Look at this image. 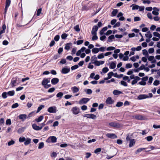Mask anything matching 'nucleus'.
Returning a JSON list of instances; mask_svg holds the SVG:
<instances>
[{"label": "nucleus", "instance_id": "obj_27", "mask_svg": "<svg viewBox=\"0 0 160 160\" xmlns=\"http://www.w3.org/2000/svg\"><path fill=\"white\" fill-rule=\"evenodd\" d=\"M43 118V116H40L38 118H36L35 120V121L37 122H41Z\"/></svg>", "mask_w": 160, "mask_h": 160}, {"label": "nucleus", "instance_id": "obj_48", "mask_svg": "<svg viewBox=\"0 0 160 160\" xmlns=\"http://www.w3.org/2000/svg\"><path fill=\"white\" fill-rule=\"evenodd\" d=\"M7 94L6 92H3L2 95V97L4 99L6 98L7 97Z\"/></svg>", "mask_w": 160, "mask_h": 160}, {"label": "nucleus", "instance_id": "obj_57", "mask_svg": "<svg viewBox=\"0 0 160 160\" xmlns=\"http://www.w3.org/2000/svg\"><path fill=\"white\" fill-rule=\"evenodd\" d=\"M19 106L18 103H16L14 104H13L12 106V108H14L18 107Z\"/></svg>", "mask_w": 160, "mask_h": 160}, {"label": "nucleus", "instance_id": "obj_39", "mask_svg": "<svg viewBox=\"0 0 160 160\" xmlns=\"http://www.w3.org/2000/svg\"><path fill=\"white\" fill-rule=\"evenodd\" d=\"M93 35V36H92V41H94L98 39V37L97 36V34H92Z\"/></svg>", "mask_w": 160, "mask_h": 160}, {"label": "nucleus", "instance_id": "obj_33", "mask_svg": "<svg viewBox=\"0 0 160 160\" xmlns=\"http://www.w3.org/2000/svg\"><path fill=\"white\" fill-rule=\"evenodd\" d=\"M44 107V105H41L39 106L37 109V112H38L40 110H41Z\"/></svg>", "mask_w": 160, "mask_h": 160}, {"label": "nucleus", "instance_id": "obj_21", "mask_svg": "<svg viewBox=\"0 0 160 160\" xmlns=\"http://www.w3.org/2000/svg\"><path fill=\"white\" fill-rule=\"evenodd\" d=\"M135 143V142L134 139H132L130 141L129 146L130 147H132Z\"/></svg>", "mask_w": 160, "mask_h": 160}, {"label": "nucleus", "instance_id": "obj_10", "mask_svg": "<svg viewBox=\"0 0 160 160\" xmlns=\"http://www.w3.org/2000/svg\"><path fill=\"white\" fill-rule=\"evenodd\" d=\"M70 71V68H63L61 72L63 74H66Z\"/></svg>", "mask_w": 160, "mask_h": 160}, {"label": "nucleus", "instance_id": "obj_58", "mask_svg": "<svg viewBox=\"0 0 160 160\" xmlns=\"http://www.w3.org/2000/svg\"><path fill=\"white\" fill-rule=\"evenodd\" d=\"M98 59H102L104 58V56L103 53H101L98 55L97 57Z\"/></svg>", "mask_w": 160, "mask_h": 160}, {"label": "nucleus", "instance_id": "obj_7", "mask_svg": "<svg viewBox=\"0 0 160 160\" xmlns=\"http://www.w3.org/2000/svg\"><path fill=\"white\" fill-rule=\"evenodd\" d=\"M106 136L110 138L115 139L117 138V136L114 133H108L106 134Z\"/></svg>", "mask_w": 160, "mask_h": 160}, {"label": "nucleus", "instance_id": "obj_6", "mask_svg": "<svg viewBox=\"0 0 160 160\" xmlns=\"http://www.w3.org/2000/svg\"><path fill=\"white\" fill-rule=\"evenodd\" d=\"M98 27L97 26H94L93 27L91 31L92 34H97V32L98 31Z\"/></svg>", "mask_w": 160, "mask_h": 160}, {"label": "nucleus", "instance_id": "obj_63", "mask_svg": "<svg viewBox=\"0 0 160 160\" xmlns=\"http://www.w3.org/2000/svg\"><path fill=\"white\" fill-rule=\"evenodd\" d=\"M72 97V95H71L67 94L65 96L64 98L66 99H68Z\"/></svg>", "mask_w": 160, "mask_h": 160}, {"label": "nucleus", "instance_id": "obj_11", "mask_svg": "<svg viewBox=\"0 0 160 160\" xmlns=\"http://www.w3.org/2000/svg\"><path fill=\"white\" fill-rule=\"evenodd\" d=\"M32 128L35 130L39 131L42 128V127L38 126L36 124H33L32 125Z\"/></svg>", "mask_w": 160, "mask_h": 160}, {"label": "nucleus", "instance_id": "obj_55", "mask_svg": "<svg viewBox=\"0 0 160 160\" xmlns=\"http://www.w3.org/2000/svg\"><path fill=\"white\" fill-rule=\"evenodd\" d=\"M148 58V60L149 61H152V60H153L154 59V56H150L147 57Z\"/></svg>", "mask_w": 160, "mask_h": 160}, {"label": "nucleus", "instance_id": "obj_36", "mask_svg": "<svg viewBox=\"0 0 160 160\" xmlns=\"http://www.w3.org/2000/svg\"><path fill=\"white\" fill-rule=\"evenodd\" d=\"M142 51H143L142 53H143V55H145L146 57H148V51L146 49H144L142 50Z\"/></svg>", "mask_w": 160, "mask_h": 160}, {"label": "nucleus", "instance_id": "obj_53", "mask_svg": "<svg viewBox=\"0 0 160 160\" xmlns=\"http://www.w3.org/2000/svg\"><path fill=\"white\" fill-rule=\"evenodd\" d=\"M17 81L15 80H12L11 81V84L12 87L15 86V84L16 83Z\"/></svg>", "mask_w": 160, "mask_h": 160}, {"label": "nucleus", "instance_id": "obj_28", "mask_svg": "<svg viewBox=\"0 0 160 160\" xmlns=\"http://www.w3.org/2000/svg\"><path fill=\"white\" fill-rule=\"evenodd\" d=\"M92 52L93 53H97L99 52V49L98 48H94L92 50Z\"/></svg>", "mask_w": 160, "mask_h": 160}, {"label": "nucleus", "instance_id": "obj_12", "mask_svg": "<svg viewBox=\"0 0 160 160\" xmlns=\"http://www.w3.org/2000/svg\"><path fill=\"white\" fill-rule=\"evenodd\" d=\"M138 98L139 99L141 100L149 98V96L146 94H141L138 95Z\"/></svg>", "mask_w": 160, "mask_h": 160}, {"label": "nucleus", "instance_id": "obj_38", "mask_svg": "<svg viewBox=\"0 0 160 160\" xmlns=\"http://www.w3.org/2000/svg\"><path fill=\"white\" fill-rule=\"evenodd\" d=\"M123 104V102H118L116 105V106L117 107H120L122 106Z\"/></svg>", "mask_w": 160, "mask_h": 160}, {"label": "nucleus", "instance_id": "obj_29", "mask_svg": "<svg viewBox=\"0 0 160 160\" xmlns=\"http://www.w3.org/2000/svg\"><path fill=\"white\" fill-rule=\"evenodd\" d=\"M145 36L147 38H151L152 37V35L151 34L150 31L148 32L147 33L145 34Z\"/></svg>", "mask_w": 160, "mask_h": 160}, {"label": "nucleus", "instance_id": "obj_50", "mask_svg": "<svg viewBox=\"0 0 160 160\" xmlns=\"http://www.w3.org/2000/svg\"><path fill=\"white\" fill-rule=\"evenodd\" d=\"M139 6L138 5H136L134 4V5L132 7V10H137L139 8Z\"/></svg>", "mask_w": 160, "mask_h": 160}, {"label": "nucleus", "instance_id": "obj_56", "mask_svg": "<svg viewBox=\"0 0 160 160\" xmlns=\"http://www.w3.org/2000/svg\"><path fill=\"white\" fill-rule=\"evenodd\" d=\"M41 11H42V8H39L37 10V16H39L40 15V13L41 12Z\"/></svg>", "mask_w": 160, "mask_h": 160}, {"label": "nucleus", "instance_id": "obj_26", "mask_svg": "<svg viewBox=\"0 0 160 160\" xmlns=\"http://www.w3.org/2000/svg\"><path fill=\"white\" fill-rule=\"evenodd\" d=\"M25 129V128L24 127H22L18 129V132L19 134L21 133L22 132H24Z\"/></svg>", "mask_w": 160, "mask_h": 160}, {"label": "nucleus", "instance_id": "obj_45", "mask_svg": "<svg viewBox=\"0 0 160 160\" xmlns=\"http://www.w3.org/2000/svg\"><path fill=\"white\" fill-rule=\"evenodd\" d=\"M92 63L94 64L97 66H99L100 65V61H98V60L95 62H92Z\"/></svg>", "mask_w": 160, "mask_h": 160}, {"label": "nucleus", "instance_id": "obj_19", "mask_svg": "<svg viewBox=\"0 0 160 160\" xmlns=\"http://www.w3.org/2000/svg\"><path fill=\"white\" fill-rule=\"evenodd\" d=\"M71 89L73 93H75L78 92L79 90V89L76 86L72 87L71 88Z\"/></svg>", "mask_w": 160, "mask_h": 160}, {"label": "nucleus", "instance_id": "obj_61", "mask_svg": "<svg viewBox=\"0 0 160 160\" xmlns=\"http://www.w3.org/2000/svg\"><path fill=\"white\" fill-rule=\"evenodd\" d=\"M153 36L155 37H159V36H160V34L157 32H153Z\"/></svg>", "mask_w": 160, "mask_h": 160}, {"label": "nucleus", "instance_id": "obj_16", "mask_svg": "<svg viewBox=\"0 0 160 160\" xmlns=\"http://www.w3.org/2000/svg\"><path fill=\"white\" fill-rule=\"evenodd\" d=\"M135 119L138 120H144L145 118L141 115H138L135 116Z\"/></svg>", "mask_w": 160, "mask_h": 160}, {"label": "nucleus", "instance_id": "obj_9", "mask_svg": "<svg viewBox=\"0 0 160 160\" xmlns=\"http://www.w3.org/2000/svg\"><path fill=\"white\" fill-rule=\"evenodd\" d=\"M19 118L21 119L22 121H24L27 118V115L25 114H22L19 115L18 116Z\"/></svg>", "mask_w": 160, "mask_h": 160}, {"label": "nucleus", "instance_id": "obj_60", "mask_svg": "<svg viewBox=\"0 0 160 160\" xmlns=\"http://www.w3.org/2000/svg\"><path fill=\"white\" fill-rule=\"evenodd\" d=\"M78 68V66L77 65H75L72 66L71 68L72 70H74Z\"/></svg>", "mask_w": 160, "mask_h": 160}, {"label": "nucleus", "instance_id": "obj_34", "mask_svg": "<svg viewBox=\"0 0 160 160\" xmlns=\"http://www.w3.org/2000/svg\"><path fill=\"white\" fill-rule=\"evenodd\" d=\"M11 3L10 0H6V5L5 7H8L10 5Z\"/></svg>", "mask_w": 160, "mask_h": 160}, {"label": "nucleus", "instance_id": "obj_44", "mask_svg": "<svg viewBox=\"0 0 160 160\" xmlns=\"http://www.w3.org/2000/svg\"><path fill=\"white\" fill-rule=\"evenodd\" d=\"M115 48L113 47L110 46L107 48V50L109 51L111 50H113L115 49Z\"/></svg>", "mask_w": 160, "mask_h": 160}, {"label": "nucleus", "instance_id": "obj_13", "mask_svg": "<svg viewBox=\"0 0 160 160\" xmlns=\"http://www.w3.org/2000/svg\"><path fill=\"white\" fill-rule=\"evenodd\" d=\"M153 11L152 12V13L155 15L157 16L159 14L158 12L159 9L156 7H154L153 8Z\"/></svg>", "mask_w": 160, "mask_h": 160}, {"label": "nucleus", "instance_id": "obj_31", "mask_svg": "<svg viewBox=\"0 0 160 160\" xmlns=\"http://www.w3.org/2000/svg\"><path fill=\"white\" fill-rule=\"evenodd\" d=\"M15 92L14 90L9 91L7 92V95L9 96H13L14 95Z\"/></svg>", "mask_w": 160, "mask_h": 160}, {"label": "nucleus", "instance_id": "obj_3", "mask_svg": "<svg viewBox=\"0 0 160 160\" xmlns=\"http://www.w3.org/2000/svg\"><path fill=\"white\" fill-rule=\"evenodd\" d=\"M47 111L50 113H55L57 112V108L55 106L49 108Z\"/></svg>", "mask_w": 160, "mask_h": 160}, {"label": "nucleus", "instance_id": "obj_37", "mask_svg": "<svg viewBox=\"0 0 160 160\" xmlns=\"http://www.w3.org/2000/svg\"><path fill=\"white\" fill-rule=\"evenodd\" d=\"M44 146V143L43 142H41L39 143V146L38 147V149H41Z\"/></svg>", "mask_w": 160, "mask_h": 160}, {"label": "nucleus", "instance_id": "obj_47", "mask_svg": "<svg viewBox=\"0 0 160 160\" xmlns=\"http://www.w3.org/2000/svg\"><path fill=\"white\" fill-rule=\"evenodd\" d=\"M108 70L109 69L107 67H105L102 69V71L104 73H106L107 72H108Z\"/></svg>", "mask_w": 160, "mask_h": 160}, {"label": "nucleus", "instance_id": "obj_30", "mask_svg": "<svg viewBox=\"0 0 160 160\" xmlns=\"http://www.w3.org/2000/svg\"><path fill=\"white\" fill-rule=\"evenodd\" d=\"M97 58H98L96 57L95 55H94L93 56H92L91 57V62H95L97 61Z\"/></svg>", "mask_w": 160, "mask_h": 160}, {"label": "nucleus", "instance_id": "obj_1", "mask_svg": "<svg viewBox=\"0 0 160 160\" xmlns=\"http://www.w3.org/2000/svg\"><path fill=\"white\" fill-rule=\"evenodd\" d=\"M57 138L56 137L54 136H50L46 140V142H51L52 143H55L57 142Z\"/></svg>", "mask_w": 160, "mask_h": 160}, {"label": "nucleus", "instance_id": "obj_2", "mask_svg": "<svg viewBox=\"0 0 160 160\" xmlns=\"http://www.w3.org/2000/svg\"><path fill=\"white\" fill-rule=\"evenodd\" d=\"M83 116L84 117L91 118L93 119H95L97 118V116L96 115L92 113L85 114H84Z\"/></svg>", "mask_w": 160, "mask_h": 160}, {"label": "nucleus", "instance_id": "obj_59", "mask_svg": "<svg viewBox=\"0 0 160 160\" xmlns=\"http://www.w3.org/2000/svg\"><path fill=\"white\" fill-rule=\"evenodd\" d=\"M83 42V40H78L77 41V44L78 45H79L82 44Z\"/></svg>", "mask_w": 160, "mask_h": 160}, {"label": "nucleus", "instance_id": "obj_5", "mask_svg": "<svg viewBox=\"0 0 160 160\" xmlns=\"http://www.w3.org/2000/svg\"><path fill=\"white\" fill-rule=\"evenodd\" d=\"M71 111L73 114L77 115L79 113L80 109L77 107H75L72 108Z\"/></svg>", "mask_w": 160, "mask_h": 160}, {"label": "nucleus", "instance_id": "obj_41", "mask_svg": "<svg viewBox=\"0 0 160 160\" xmlns=\"http://www.w3.org/2000/svg\"><path fill=\"white\" fill-rule=\"evenodd\" d=\"M74 29L76 31L78 32L80 31V29L79 28V25H76L74 27Z\"/></svg>", "mask_w": 160, "mask_h": 160}, {"label": "nucleus", "instance_id": "obj_32", "mask_svg": "<svg viewBox=\"0 0 160 160\" xmlns=\"http://www.w3.org/2000/svg\"><path fill=\"white\" fill-rule=\"evenodd\" d=\"M63 93L62 92H60L57 94L56 95V97L57 98H59L60 99L63 96Z\"/></svg>", "mask_w": 160, "mask_h": 160}, {"label": "nucleus", "instance_id": "obj_40", "mask_svg": "<svg viewBox=\"0 0 160 160\" xmlns=\"http://www.w3.org/2000/svg\"><path fill=\"white\" fill-rule=\"evenodd\" d=\"M114 75V73L112 72H109L108 74V78H109V79H110Z\"/></svg>", "mask_w": 160, "mask_h": 160}, {"label": "nucleus", "instance_id": "obj_23", "mask_svg": "<svg viewBox=\"0 0 160 160\" xmlns=\"http://www.w3.org/2000/svg\"><path fill=\"white\" fill-rule=\"evenodd\" d=\"M31 139L29 138H27L26 140L25 141L24 144L25 145H28L31 142Z\"/></svg>", "mask_w": 160, "mask_h": 160}, {"label": "nucleus", "instance_id": "obj_25", "mask_svg": "<svg viewBox=\"0 0 160 160\" xmlns=\"http://www.w3.org/2000/svg\"><path fill=\"white\" fill-rule=\"evenodd\" d=\"M114 38V36L113 35H111L108 38L107 42H112V40Z\"/></svg>", "mask_w": 160, "mask_h": 160}, {"label": "nucleus", "instance_id": "obj_64", "mask_svg": "<svg viewBox=\"0 0 160 160\" xmlns=\"http://www.w3.org/2000/svg\"><path fill=\"white\" fill-rule=\"evenodd\" d=\"M154 49L153 48H150L148 49V52L149 53H152L154 52Z\"/></svg>", "mask_w": 160, "mask_h": 160}, {"label": "nucleus", "instance_id": "obj_22", "mask_svg": "<svg viewBox=\"0 0 160 160\" xmlns=\"http://www.w3.org/2000/svg\"><path fill=\"white\" fill-rule=\"evenodd\" d=\"M116 62H112L110 64V68L112 69L115 68L116 67Z\"/></svg>", "mask_w": 160, "mask_h": 160}, {"label": "nucleus", "instance_id": "obj_20", "mask_svg": "<svg viewBox=\"0 0 160 160\" xmlns=\"http://www.w3.org/2000/svg\"><path fill=\"white\" fill-rule=\"evenodd\" d=\"M113 93L115 95H118L122 93V92L117 90H114L113 92Z\"/></svg>", "mask_w": 160, "mask_h": 160}, {"label": "nucleus", "instance_id": "obj_35", "mask_svg": "<svg viewBox=\"0 0 160 160\" xmlns=\"http://www.w3.org/2000/svg\"><path fill=\"white\" fill-rule=\"evenodd\" d=\"M118 12V10L117 9L114 10L112 12V16H116L117 13Z\"/></svg>", "mask_w": 160, "mask_h": 160}, {"label": "nucleus", "instance_id": "obj_15", "mask_svg": "<svg viewBox=\"0 0 160 160\" xmlns=\"http://www.w3.org/2000/svg\"><path fill=\"white\" fill-rule=\"evenodd\" d=\"M59 79L56 78H54L51 80L52 84L53 85H55L59 82Z\"/></svg>", "mask_w": 160, "mask_h": 160}, {"label": "nucleus", "instance_id": "obj_52", "mask_svg": "<svg viewBox=\"0 0 160 160\" xmlns=\"http://www.w3.org/2000/svg\"><path fill=\"white\" fill-rule=\"evenodd\" d=\"M15 143V142L13 140H12L8 142V145L9 146H10L11 145H13Z\"/></svg>", "mask_w": 160, "mask_h": 160}, {"label": "nucleus", "instance_id": "obj_17", "mask_svg": "<svg viewBox=\"0 0 160 160\" xmlns=\"http://www.w3.org/2000/svg\"><path fill=\"white\" fill-rule=\"evenodd\" d=\"M72 43H68L66 44L65 47V49L66 50H69L70 48V47L72 45Z\"/></svg>", "mask_w": 160, "mask_h": 160}, {"label": "nucleus", "instance_id": "obj_24", "mask_svg": "<svg viewBox=\"0 0 160 160\" xmlns=\"http://www.w3.org/2000/svg\"><path fill=\"white\" fill-rule=\"evenodd\" d=\"M84 91L87 94L89 95L91 94L92 93V91L90 89H84Z\"/></svg>", "mask_w": 160, "mask_h": 160}, {"label": "nucleus", "instance_id": "obj_8", "mask_svg": "<svg viewBox=\"0 0 160 160\" xmlns=\"http://www.w3.org/2000/svg\"><path fill=\"white\" fill-rule=\"evenodd\" d=\"M109 125L112 127L114 128L119 127L120 126V124L118 123L112 122L109 123Z\"/></svg>", "mask_w": 160, "mask_h": 160}, {"label": "nucleus", "instance_id": "obj_4", "mask_svg": "<svg viewBox=\"0 0 160 160\" xmlns=\"http://www.w3.org/2000/svg\"><path fill=\"white\" fill-rule=\"evenodd\" d=\"M89 100V98H82L79 101V103L80 105L86 104Z\"/></svg>", "mask_w": 160, "mask_h": 160}, {"label": "nucleus", "instance_id": "obj_43", "mask_svg": "<svg viewBox=\"0 0 160 160\" xmlns=\"http://www.w3.org/2000/svg\"><path fill=\"white\" fill-rule=\"evenodd\" d=\"M120 83L121 85L124 86L126 87L128 86V84L127 82L124 81H121L120 82Z\"/></svg>", "mask_w": 160, "mask_h": 160}, {"label": "nucleus", "instance_id": "obj_54", "mask_svg": "<svg viewBox=\"0 0 160 160\" xmlns=\"http://www.w3.org/2000/svg\"><path fill=\"white\" fill-rule=\"evenodd\" d=\"M60 38V36L58 35H56L54 38V39L56 41H58Z\"/></svg>", "mask_w": 160, "mask_h": 160}, {"label": "nucleus", "instance_id": "obj_51", "mask_svg": "<svg viewBox=\"0 0 160 160\" xmlns=\"http://www.w3.org/2000/svg\"><path fill=\"white\" fill-rule=\"evenodd\" d=\"M160 83V81H159V80H155L153 83V85H155V86H157Z\"/></svg>", "mask_w": 160, "mask_h": 160}, {"label": "nucleus", "instance_id": "obj_49", "mask_svg": "<svg viewBox=\"0 0 160 160\" xmlns=\"http://www.w3.org/2000/svg\"><path fill=\"white\" fill-rule=\"evenodd\" d=\"M6 124L7 125H10L11 124V122L10 119H8L6 120Z\"/></svg>", "mask_w": 160, "mask_h": 160}, {"label": "nucleus", "instance_id": "obj_42", "mask_svg": "<svg viewBox=\"0 0 160 160\" xmlns=\"http://www.w3.org/2000/svg\"><path fill=\"white\" fill-rule=\"evenodd\" d=\"M145 138L148 141L150 142L152 140L153 138L152 136H149L146 137Z\"/></svg>", "mask_w": 160, "mask_h": 160}, {"label": "nucleus", "instance_id": "obj_62", "mask_svg": "<svg viewBox=\"0 0 160 160\" xmlns=\"http://www.w3.org/2000/svg\"><path fill=\"white\" fill-rule=\"evenodd\" d=\"M132 65L130 63H128L126 65V68H130L132 67Z\"/></svg>", "mask_w": 160, "mask_h": 160}, {"label": "nucleus", "instance_id": "obj_46", "mask_svg": "<svg viewBox=\"0 0 160 160\" xmlns=\"http://www.w3.org/2000/svg\"><path fill=\"white\" fill-rule=\"evenodd\" d=\"M68 35L65 33H63L61 35V38L62 39H64L67 37Z\"/></svg>", "mask_w": 160, "mask_h": 160}, {"label": "nucleus", "instance_id": "obj_18", "mask_svg": "<svg viewBox=\"0 0 160 160\" xmlns=\"http://www.w3.org/2000/svg\"><path fill=\"white\" fill-rule=\"evenodd\" d=\"M49 82V81L48 79L44 78L42 82V84L44 86Z\"/></svg>", "mask_w": 160, "mask_h": 160}, {"label": "nucleus", "instance_id": "obj_14", "mask_svg": "<svg viewBox=\"0 0 160 160\" xmlns=\"http://www.w3.org/2000/svg\"><path fill=\"white\" fill-rule=\"evenodd\" d=\"M106 102L107 104H112L113 103L114 101L112 99V98L111 97H109L106 99Z\"/></svg>", "mask_w": 160, "mask_h": 160}]
</instances>
